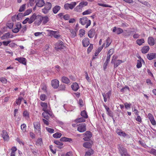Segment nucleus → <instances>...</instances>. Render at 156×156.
I'll return each instance as SVG.
<instances>
[{"mask_svg": "<svg viewBox=\"0 0 156 156\" xmlns=\"http://www.w3.org/2000/svg\"><path fill=\"white\" fill-rule=\"evenodd\" d=\"M79 23L82 25H85V28H87L90 25L91 21L87 17H84L80 18Z\"/></svg>", "mask_w": 156, "mask_h": 156, "instance_id": "f257e3e1", "label": "nucleus"}, {"mask_svg": "<svg viewBox=\"0 0 156 156\" xmlns=\"http://www.w3.org/2000/svg\"><path fill=\"white\" fill-rule=\"evenodd\" d=\"M117 148L119 153L122 156H130L128 153L127 149L122 146L119 144L117 145Z\"/></svg>", "mask_w": 156, "mask_h": 156, "instance_id": "f03ea898", "label": "nucleus"}, {"mask_svg": "<svg viewBox=\"0 0 156 156\" xmlns=\"http://www.w3.org/2000/svg\"><path fill=\"white\" fill-rule=\"evenodd\" d=\"M44 5V7L41 9L42 12L44 14H47L51 10L52 7V4L49 2H46Z\"/></svg>", "mask_w": 156, "mask_h": 156, "instance_id": "7ed1b4c3", "label": "nucleus"}, {"mask_svg": "<svg viewBox=\"0 0 156 156\" xmlns=\"http://www.w3.org/2000/svg\"><path fill=\"white\" fill-rule=\"evenodd\" d=\"M33 125L35 133L36 134H41V126L39 122H36L33 123Z\"/></svg>", "mask_w": 156, "mask_h": 156, "instance_id": "20e7f679", "label": "nucleus"}, {"mask_svg": "<svg viewBox=\"0 0 156 156\" xmlns=\"http://www.w3.org/2000/svg\"><path fill=\"white\" fill-rule=\"evenodd\" d=\"M83 134L85 135V136L83 138L84 141H88L90 140L92 136L91 133L90 131H87Z\"/></svg>", "mask_w": 156, "mask_h": 156, "instance_id": "39448f33", "label": "nucleus"}, {"mask_svg": "<svg viewBox=\"0 0 156 156\" xmlns=\"http://www.w3.org/2000/svg\"><path fill=\"white\" fill-rule=\"evenodd\" d=\"M64 47L63 42L62 41H59L56 44L55 48L56 50H61Z\"/></svg>", "mask_w": 156, "mask_h": 156, "instance_id": "423d86ee", "label": "nucleus"}, {"mask_svg": "<svg viewBox=\"0 0 156 156\" xmlns=\"http://www.w3.org/2000/svg\"><path fill=\"white\" fill-rule=\"evenodd\" d=\"M86 130V125L85 123L81 124L77 128L78 131L81 133L85 131Z\"/></svg>", "mask_w": 156, "mask_h": 156, "instance_id": "0eeeda50", "label": "nucleus"}, {"mask_svg": "<svg viewBox=\"0 0 156 156\" xmlns=\"http://www.w3.org/2000/svg\"><path fill=\"white\" fill-rule=\"evenodd\" d=\"M16 27L13 29L12 32L14 33H18L20 30V29L21 27V24L20 22H18L16 25Z\"/></svg>", "mask_w": 156, "mask_h": 156, "instance_id": "6e6552de", "label": "nucleus"}, {"mask_svg": "<svg viewBox=\"0 0 156 156\" xmlns=\"http://www.w3.org/2000/svg\"><path fill=\"white\" fill-rule=\"evenodd\" d=\"M49 33L51 35L53 36L56 38L59 39L60 38V35L58 34V32L57 31L50 30Z\"/></svg>", "mask_w": 156, "mask_h": 156, "instance_id": "1a4fd4ad", "label": "nucleus"}, {"mask_svg": "<svg viewBox=\"0 0 156 156\" xmlns=\"http://www.w3.org/2000/svg\"><path fill=\"white\" fill-rule=\"evenodd\" d=\"M147 116L151 124L154 126L156 124V122L152 115L151 113H149L148 114Z\"/></svg>", "mask_w": 156, "mask_h": 156, "instance_id": "9d476101", "label": "nucleus"}, {"mask_svg": "<svg viewBox=\"0 0 156 156\" xmlns=\"http://www.w3.org/2000/svg\"><path fill=\"white\" fill-rule=\"evenodd\" d=\"M112 31L113 32H116L117 34H119L122 33L123 31L122 29L115 27L113 28Z\"/></svg>", "mask_w": 156, "mask_h": 156, "instance_id": "9b49d317", "label": "nucleus"}, {"mask_svg": "<svg viewBox=\"0 0 156 156\" xmlns=\"http://www.w3.org/2000/svg\"><path fill=\"white\" fill-rule=\"evenodd\" d=\"M36 6L41 7L44 5L45 3L44 0H36Z\"/></svg>", "mask_w": 156, "mask_h": 156, "instance_id": "f8f14e48", "label": "nucleus"}, {"mask_svg": "<svg viewBox=\"0 0 156 156\" xmlns=\"http://www.w3.org/2000/svg\"><path fill=\"white\" fill-rule=\"evenodd\" d=\"M15 60L18 61L19 62L23 65H26V59L24 58L20 57L16 58L15 59Z\"/></svg>", "mask_w": 156, "mask_h": 156, "instance_id": "ddd939ff", "label": "nucleus"}, {"mask_svg": "<svg viewBox=\"0 0 156 156\" xmlns=\"http://www.w3.org/2000/svg\"><path fill=\"white\" fill-rule=\"evenodd\" d=\"M51 85L54 88H57L59 86V81L56 79L52 80L51 81Z\"/></svg>", "mask_w": 156, "mask_h": 156, "instance_id": "4468645a", "label": "nucleus"}, {"mask_svg": "<svg viewBox=\"0 0 156 156\" xmlns=\"http://www.w3.org/2000/svg\"><path fill=\"white\" fill-rule=\"evenodd\" d=\"M82 44L84 47H87L90 44L89 38L87 37L84 38L82 41Z\"/></svg>", "mask_w": 156, "mask_h": 156, "instance_id": "2eb2a0df", "label": "nucleus"}, {"mask_svg": "<svg viewBox=\"0 0 156 156\" xmlns=\"http://www.w3.org/2000/svg\"><path fill=\"white\" fill-rule=\"evenodd\" d=\"M2 137L5 141H8L9 139V137L7 132L5 130L2 131Z\"/></svg>", "mask_w": 156, "mask_h": 156, "instance_id": "dca6fc26", "label": "nucleus"}, {"mask_svg": "<svg viewBox=\"0 0 156 156\" xmlns=\"http://www.w3.org/2000/svg\"><path fill=\"white\" fill-rule=\"evenodd\" d=\"M156 57L155 53H150L147 55V57L149 60H151L155 58Z\"/></svg>", "mask_w": 156, "mask_h": 156, "instance_id": "f3484780", "label": "nucleus"}, {"mask_svg": "<svg viewBox=\"0 0 156 156\" xmlns=\"http://www.w3.org/2000/svg\"><path fill=\"white\" fill-rule=\"evenodd\" d=\"M49 21V18L48 16L42 17L40 20V22H42L43 24H46Z\"/></svg>", "mask_w": 156, "mask_h": 156, "instance_id": "a211bd4d", "label": "nucleus"}, {"mask_svg": "<svg viewBox=\"0 0 156 156\" xmlns=\"http://www.w3.org/2000/svg\"><path fill=\"white\" fill-rule=\"evenodd\" d=\"M148 43L150 46H153L155 44L154 38L151 37H148Z\"/></svg>", "mask_w": 156, "mask_h": 156, "instance_id": "6ab92c4d", "label": "nucleus"}, {"mask_svg": "<svg viewBox=\"0 0 156 156\" xmlns=\"http://www.w3.org/2000/svg\"><path fill=\"white\" fill-rule=\"evenodd\" d=\"M60 141L63 142H67L69 143H72L73 142L72 139L71 138H67L65 137H62L60 139Z\"/></svg>", "mask_w": 156, "mask_h": 156, "instance_id": "aec40b11", "label": "nucleus"}, {"mask_svg": "<svg viewBox=\"0 0 156 156\" xmlns=\"http://www.w3.org/2000/svg\"><path fill=\"white\" fill-rule=\"evenodd\" d=\"M36 13H34L30 17V19H29V20L28 22V23L29 24H31L36 19Z\"/></svg>", "mask_w": 156, "mask_h": 156, "instance_id": "412c9836", "label": "nucleus"}, {"mask_svg": "<svg viewBox=\"0 0 156 156\" xmlns=\"http://www.w3.org/2000/svg\"><path fill=\"white\" fill-rule=\"evenodd\" d=\"M94 153V150L90 149L85 152L84 156H91Z\"/></svg>", "mask_w": 156, "mask_h": 156, "instance_id": "4be33fe9", "label": "nucleus"}, {"mask_svg": "<svg viewBox=\"0 0 156 156\" xmlns=\"http://www.w3.org/2000/svg\"><path fill=\"white\" fill-rule=\"evenodd\" d=\"M71 87L73 90L74 91H76L79 88V86L76 83H74L71 85Z\"/></svg>", "mask_w": 156, "mask_h": 156, "instance_id": "5701e85b", "label": "nucleus"}, {"mask_svg": "<svg viewBox=\"0 0 156 156\" xmlns=\"http://www.w3.org/2000/svg\"><path fill=\"white\" fill-rule=\"evenodd\" d=\"M94 29H92L88 31V36L90 38H92L94 37Z\"/></svg>", "mask_w": 156, "mask_h": 156, "instance_id": "b1692460", "label": "nucleus"}, {"mask_svg": "<svg viewBox=\"0 0 156 156\" xmlns=\"http://www.w3.org/2000/svg\"><path fill=\"white\" fill-rule=\"evenodd\" d=\"M41 105L43 108L42 109L43 111L44 112H48V110H46L48 107L47 104L46 103L41 102Z\"/></svg>", "mask_w": 156, "mask_h": 156, "instance_id": "393cba45", "label": "nucleus"}, {"mask_svg": "<svg viewBox=\"0 0 156 156\" xmlns=\"http://www.w3.org/2000/svg\"><path fill=\"white\" fill-rule=\"evenodd\" d=\"M61 80L63 83H66L69 84L70 83V80L66 76H63L62 77Z\"/></svg>", "mask_w": 156, "mask_h": 156, "instance_id": "a878e982", "label": "nucleus"}, {"mask_svg": "<svg viewBox=\"0 0 156 156\" xmlns=\"http://www.w3.org/2000/svg\"><path fill=\"white\" fill-rule=\"evenodd\" d=\"M22 99H23V98L22 97H19L17 99L16 101V103H14V105L15 106H16L17 105H20L22 101Z\"/></svg>", "mask_w": 156, "mask_h": 156, "instance_id": "bb28decb", "label": "nucleus"}, {"mask_svg": "<svg viewBox=\"0 0 156 156\" xmlns=\"http://www.w3.org/2000/svg\"><path fill=\"white\" fill-rule=\"evenodd\" d=\"M149 49V47L148 46H146L142 48L141 51L143 53L145 54L148 52Z\"/></svg>", "mask_w": 156, "mask_h": 156, "instance_id": "cd10ccee", "label": "nucleus"}, {"mask_svg": "<svg viewBox=\"0 0 156 156\" xmlns=\"http://www.w3.org/2000/svg\"><path fill=\"white\" fill-rule=\"evenodd\" d=\"M61 8L60 6L58 5H56L53 8V12L54 14L57 13L58 12L59 10Z\"/></svg>", "mask_w": 156, "mask_h": 156, "instance_id": "c85d7f7f", "label": "nucleus"}, {"mask_svg": "<svg viewBox=\"0 0 156 156\" xmlns=\"http://www.w3.org/2000/svg\"><path fill=\"white\" fill-rule=\"evenodd\" d=\"M110 55H109V56H107L106 60L105 62L104 63V66H103L104 69H105L106 68L107 66H108V62H109L110 61Z\"/></svg>", "mask_w": 156, "mask_h": 156, "instance_id": "c756f323", "label": "nucleus"}, {"mask_svg": "<svg viewBox=\"0 0 156 156\" xmlns=\"http://www.w3.org/2000/svg\"><path fill=\"white\" fill-rule=\"evenodd\" d=\"M84 147L87 148H90L92 147V144L90 142H86L83 144Z\"/></svg>", "mask_w": 156, "mask_h": 156, "instance_id": "7c9ffc66", "label": "nucleus"}, {"mask_svg": "<svg viewBox=\"0 0 156 156\" xmlns=\"http://www.w3.org/2000/svg\"><path fill=\"white\" fill-rule=\"evenodd\" d=\"M23 116L26 119H28L30 118L29 113L27 110H24L23 113Z\"/></svg>", "mask_w": 156, "mask_h": 156, "instance_id": "2f4dec72", "label": "nucleus"}, {"mask_svg": "<svg viewBox=\"0 0 156 156\" xmlns=\"http://www.w3.org/2000/svg\"><path fill=\"white\" fill-rule=\"evenodd\" d=\"M122 62V60H117L114 62V63H113L114 64V68H115L121 64Z\"/></svg>", "mask_w": 156, "mask_h": 156, "instance_id": "473e14b6", "label": "nucleus"}, {"mask_svg": "<svg viewBox=\"0 0 156 156\" xmlns=\"http://www.w3.org/2000/svg\"><path fill=\"white\" fill-rule=\"evenodd\" d=\"M83 117H81L76 119L75 120V121L76 122H84L85 121V120Z\"/></svg>", "mask_w": 156, "mask_h": 156, "instance_id": "72a5a7b5", "label": "nucleus"}, {"mask_svg": "<svg viewBox=\"0 0 156 156\" xmlns=\"http://www.w3.org/2000/svg\"><path fill=\"white\" fill-rule=\"evenodd\" d=\"M10 35V33L7 32L4 34V35L1 37V39L2 40H4L9 37Z\"/></svg>", "mask_w": 156, "mask_h": 156, "instance_id": "f704fd0d", "label": "nucleus"}, {"mask_svg": "<svg viewBox=\"0 0 156 156\" xmlns=\"http://www.w3.org/2000/svg\"><path fill=\"white\" fill-rule=\"evenodd\" d=\"M106 44L105 48L108 47L110 45L112 42V40L110 37H108L106 40Z\"/></svg>", "mask_w": 156, "mask_h": 156, "instance_id": "c9c22d12", "label": "nucleus"}, {"mask_svg": "<svg viewBox=\"0 0 156 156\" xmlns=\"http://www.w3.org/2000/svg\"><path fill=\"white\" fill-rule=\"evenodd\" d=\"M24 16L23 13H19L16 16V19L18 20H20L22 19V18Z\"/></svg>", "mask_w": 156, "mask_h": 156, "instance_id": "e433bc0d", "label": "nucleus"}, {"mask_svg": "<svg viewBox=\"0 0 156 156\" xmlns=\"http://www.w3.org/2000/svg\"><path fill=\"white\" fill-rule=\"evenodd\" d=\"M140 58H141L140 60H138L137 61L136 67L138 68H140L142 66L141 61L144 62V60L141 59L140 57Z\"/></svg>", "mask_w": 156, "mask_h": 156, "instance_id": "4c0bfd02", "label": "nucleus"}, {"mask_svg": "<svg viewBox=\"0 0 156 156\" xmlns=\"http://www.w3.org/2000/svg\"><path fill=\"white\" fill-rule=\"evenodd\" d=\"M87 2L83 1L80 2L79 5L80 7L82 8L83 7L87 5Z\"/></svg>", "mask_w": 156, "mask_h": 156, "instance_id": "58836bf2", "label": "nucleus"}, {"mask_svg": "<svg viewBox=\"0 0 156 156\" xmlns=\"http://www.w3.org/2000/svg\"><path fill=\"white\" fill-rule=\"evenodd\" d=\"M116 133L119 135L124 137H125L127 135L126 133L121 130L120 131L119 130V131H117Z\"/></svg>", "mask_w": 156, "mask_h": 156, "instance_id": "ea45409f", "label": "nucleus"}, {"mask_svg": "<svg viewBox=\"0 0 156 156\" xmlns=\"http://www.w3.org/2000/svg\"><path fill=\"white\" fill-rule=\"evenodd\" d=\"M81 115L85 119H87L88 118V115L86 112L85 110L81 112Z\"/></svg>", "mask_w": 156, "mask_h": 156, "instance_id": "a19ab883", "label": "nucleus"}, {"mask_svg": "<svg viewBox=\"0 0 156 156\" xmlns=\"http://www.w3.org/2000/svg\"><path fill=\"white\" fill-rule=\"evenodd\" d=\"M42 143V139L41 138H39L36 142V144L37 146H41Z\"/></svg>", "mask_w": 156, "mask_h": 156, "instance_id": "79ce46f5", "label": "nucleus"}, {"mask_svg": "<svg viewBox=\"0 0 156 156\" xmlns=\"http://www.w3.org/2000/svg\"><path fill=\"white\" fill-rule=\"evenodd\" d=\"M62 136L60 133L57 132L53 135V136L55 138H59Z\"/></svg>", "mask_w": 156, "mask_h": 156, "instance_id": "37998d69", "label": "nucleus"}, {"mask_svg": "<svg viewBox=\"0 0 156 156\" xmlns=\"http://www.w3.org/2000/svg\"><path fill=\"white\" fill-rule=\"evenodd\" d=\"M144 39H137L136 40V42L137 44L139 45H141L143 43H144Z\"/></svg>", "mask_w": 156, "mask_h": 156, "instance_id": "c03bdc74", "label": "nucleus"}, {"mask_svg": "<svg viewBox=\"0 0 156 156\" xmlns=\"http://www.w3.org/2000/svg\"><path fill=\"white\" fill-rule=\"evenodd\" d=\"M148 152L151 154L154 155H156V150L152 148L148 151Z\"/></svg>", "mask_w": 156, "mask_h": 156, "instance_id": "a18cd8bd", "label": "nucleus"}, {"mask_svg": "<svg viewBox=\"0 0 156 156\" xmlns=\"http://www.w3.org/2000/svg\"><path fill=\"white\" fill-rule=\"evenodd\" d=\"M76 4V3L75 2H72L70 4H69V9H72L74 8Z\"/></svg>", "mask_w": 156, "mask_h": 156, "instance_id": "49530a36", "label": "nucleus"}, {"mask_svg": "<svg viewBox=\"0 0 156 156\" xmlns=\"http://www.w3.org/2000/svg\"><path fill=\"white\" fill-rule=\"evenodd\" d=\"M42 115L43 117L47 120L49 118V117L48 115V112H43L42 114Z\"/></svg>", "mask_w": 156, "mask_h": 156, "instance_id": "de8ad7c7", "label": "nucleus"}, {"mask_svg": "<svg viewBox=\"0 0 156 156\" xmlns=\"http://www.w3.org/2000/svg\"><path fill=\"white\" fill-rule=\"evenodd\" d=\"M32 10L31 9H27L24 13V16H25L28 15L32 12Z\"/></svg>", "mask_w": 156, "mask_h": 156, "instance_id": "09e8293b", "label": "nucleus"}, {"mask_svg": "<svg viewBox=\"0 0 156 156\" xmlns=\"http://www.w3.org/2000/svg\"><path fill=\"white\" fill-rule=\"evenodd\" d=\"M92 12V11L90 9H89L88 10H87L84 12H83L82 13L83 15H88L90 13H91Z\"/></svg>", "mask_w": 156, "mask_h": 156, "instance_id": "8fccbe9b", "label": "nucleus"}, {"mask_svg": "<svg viewBox=\"0 0 156 156\" xmlns=\"http://www.w3.org/2000/svg\"><path fill=\"white\" fill-rule=\"evenodd\" d=\"M124 105L125 108L127 109L130 108L131 104L130 103L126 102L124 104Z\"/></svg>", "mask_w": 156, "mask_h": 156, "instance_id": "3c124183", "label": "nucleus"}, {"mask_svg": "<svg viewBox=\"0 0 156 156\" xmlns=\"http://www.w3.org/2000/svg\"><path fill=\"white\" fill-rule=\"evenodd\" d=\"M45 129L49 133H52L54 132V130L53 129L48 127H46Z\"/></svg>", "mask_w": 156, "mask_h": 156, "instance_id": "603ef678", "label": "nucleus"}, {"mask_svg": "<svg viewBox=\"0 0 156 156\" xmlns=\"http://www.w3.org/2000/svg\"><path fill=\"white\" fill-rule=\"evenodd\" d=\"M27 29L26 25H24L23 27L21 26V28L20 29V32L21 33H23L27 30Z\"/></svg>", "mask_w": 156, "mask_h": 156, "instance_id": "864d4df0", "label": "nucleus"}, {"mask_svg": "<svg viewBox=\"0 0 156 156\" xmlns=\"http://www.w3.org/2000/svg\"><path fill=\"white\" fill-rule=\"evenodd\" d=\"M41 89L42 90H43L45 92H46L47 91V87L44 84H41Z\"/></svg>", "mask_w": 156, "mask_h": 156, "instance_id": "5fc2aeb1", "label": "nucleus"}, {"mask_svg": "<svg viewBox=\"0 0 156 156\" xmlns=\"http://www.w3.org/2000/svg\"><path fill=\"white\" fill-rule=\"evenodd\" d=\"M79 32L80 37H82L85 33V30L83 29H80L79 31Z\"/></svg>", "mask_w": 156, "mask_h": 156, "instance_id": "6e6d98bb", "label": "nucleus"}, {"mask_svg": "<svg viewBox=\"0 0 156 156\" xmlns=\"http://www.w3.org/2000/svg\"><path fill=\"white\" fill-rule=\"evenodd\" d=\"M26 125L25 124H23L21 126V128L22 131L24 132L26 130Z\"/></svg>", "mask_w": 156, "mask_h": 156, "instance_id": "4d7b16f0", "label": "nucleus"}, {"mask_svg": "<svg viewBox=\"0 0 156 156\" xmlns=\"http://www.w3.org/2000/svg\"><path fill=\"white\" fill-rule=\"evenodd\" d=\"M70 32L71 33L72 35V37H74L76 35V32L73 30L72 29H69Z\"/></svg>", "mask_w": 156, "mask_h": 156, "instance_id": "13d9d810", "label": "nucleus"}, {"mask_svg": "<svg viewBox=\"0 0 156 156\" xmlns=\"http://www.w3.org/2000/svg\"><path fill=\"white\" fill-rule=\"evenodd\" d=\"M54 143L56 145H59V146H62L63 144V143L60 142L59 141L56 140L54 141Z\"/></svg>", "mask_w": 156, "mask_h": 156, "instance_id": "bf43d9fd", "label": "nucleus"}, {"mask_svg": "<svg viewBox=\"0 0 156 156\" xmlns=\"http://www.w3.org/2000/svg\"><path fill=\"white\" fill-rule=\"evenodd\" d=\"M40 98L41 100L44 101L46 99V96L44 94H41L40 96Z\"/></svg>", "mask_w": 156, "mask_h": 156, "instance_id": "052dcab7", "label": "nucleus"}, {"mask_svg": "<svg viewBox=\"0 0 156 156\" xmlns=\"http://www.w3.org/2000/svg\"><path fill=\"white\" fill-rule=\"evenodd\" d=\"M113 53L114 50L113 49H111L108 51L107 56L110 55V57H111V55H112Z\"/></svg>", "mask_w": 156, "mask_h": 156, "instance_id": "680f3d73", "label": "nucleus"}, {"mask_svg": "<svg viewBox=\"0 0 156 156\" xmlns=\"http://www.w3.org/2000/svg\"><path fill=\"white\" fill-rule=\"evenodd\" d=\"M138 143L140 144L142 147H144V148H146L147 147V145L145 144L144 142H142L141 141L139 140L138 141Z\"/></svg>", "mask_w": 156, "mask_h": 156, "instance_id": "e2e57ef3", "label": "nucleus"}, {"mask_svg": "<svg viewBox=\"0 0 156 156\" xmlns=\"http://www.w3.org/2000/svg\"><path fill=\"white\" fill-rule=\"evenodd\" d=\"M82 8L80 7L79 5L77 6L75 8V11L78 12H81L82 11Z\"/></svg>", "mask_w": 156, "mask_h": 156, "instance_id": "0e129e2a", "label": "nucleus"}, {"mask_svg": "<svg viewBox=\"0 0 156 156\" xmlns=\"http://www.w3.org/2000/svg\"><path fill=\"white\" fill-rule=\"evenodd\" d=\"M0 81L4 83H6L7 82V80L5 77H2L0 78Z\"/></svg>", "mask_w": 156, "mask_h": 156, "instance_id": "69168bd1", "label": "nucleus"}, {"mask_svg": "<svg viewBox=\"0 0 156 156\" xmlns=\"http://www.w3.org/2000/svg\"><path fill=\"white\" fill-rule=\"evenodd\" d=\"M93 48V45L92 44H90L89 47L87 49V52L88 53L90 52Z\"/></svg>", "mask_w": 156, "mask_h": 156, "instance_id": "338daca9", "label": "nucleus"}, {"mask_svg": "<svg viewBox=\"0 0 156 156\" xmlns=\"http://www.w3.org/2000/svg\"><path fill=\"white\" fill-rule=\"evenodd\" d=\"M25 8V4L23 5L19 9V12H22L23 11Z\"/></svg>", "mask_w": 156, "mask_h": 156, "instance_id": "774afa93", "label": "nucleus"}]
</instances>
